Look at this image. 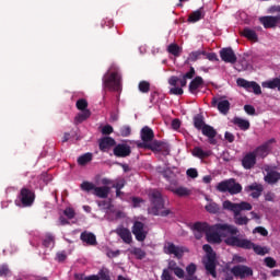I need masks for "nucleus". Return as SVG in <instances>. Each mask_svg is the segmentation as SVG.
<instances>
[{
	"mask_svg": "<svg viewBox=\"0 0 280 280\" xmlns=\"http://www.w3.org/2000/svg\"><path fill=\"white\" fill-rule=\"evenodd\" d=\"M191 231L197 240H202V237L207 235L209 231H218L224 237L228 235H237V233H240V230L235 225H231L229 223H217L210 226L207 222L194 223Z\"/></svg>",
	"mask_w": 280,
	"mask_h": 280,
	"instance_id": "f257e3e1",
	"label": "nucleus"
},
{
	"mask_svg": "<svg viewBox=\"0 0 280 280\" xmlns=\"http://www.w3.org/2000/svg\"><path fill=\"white\" fill-rule=\"evenodd\" d=\"M226 246H232L233 248H243V250H254L256 255H268V249L266 247H261V245H256L248 238H241L236 235L228 236L224 240Z\"/></svg>",
	"mask_w": 280,
	"mask_h": 280,
	"instance_id": "f03ea898",
	"label": "nucleus"
},
{
	"mask_svg": "<svg viewBox=\"0 0 280 280\" xmlns=\"http://www.w3.org/2000/svg\"><path fill=\"white\" fill-rule=\"evenodd\" d=\"M103 86L104 89H108V91H120L121 74H119L117 67L112 66L108 69L107 73L103 78Z\"/></svg>",
	"mask_w": 280,
	"mask_h": 280,
	"instance_id": "7ed1b4c3",
	"label": "nucleus"
},
{
	"mask_svg": "<svg viewBox=\"0 0 280 280\" xmlns=\"http://www.w3.org/2000/svg\"><path fill=\"white\" fill-rule=\"evenodd\" d=\"M196 75V70L190 68V71L184 74L183 79H178V77H171L168 79V84L171 88L170 93L171 95H183V88L187 86V80H191Z\"/></svg>",
	"mask_w": 280,
	"mask_h": 280,
	"instance_id": "20e7f679",
	"label": "nucleus"
},
{
	"mask_svg": "<svg viewBox=\"0 0 280 280\" xmlns=\"http://www.w3.org/2000/svg\"><path fill=\"white\" fill-rule=\"evenodd\" d=\"M205 253H207V259L203 261L205 268L208 272V275H211L213 279H217L218 271H215L217 268V261H215V252H213V247L209 244H205L202 246Z\"/></svg>",
	"mask_w": 280,
	"mask_h": 280,
	"instance_id": "39448f33",
	"label": "nucleus"
},
{
	"mask_svg": "<svg viewBox=\"0 0 280 280\" xmlns=\"http://www.w3.org/2000/svg\"><path fill=\"white\" fill-rule=\"evenodd\" d=\"M36 200V195L32 189L22 188L15 200L16 207H32Z\"/></svg>",
	"mask_w": 280,
	"mask_h": 280,
	"instance_id": "423d86ee",
	"label": "nucleus"
},
{
	"mask_svg": "<svg viewBox=\"0 0 280 280\" xmlns=\"http://www.w3.org/2000/svg\"><path fill=\"white\" fill-rule=\"evenodd\" d=\"M77 108L82 113L77 115L74 118L75 124H82V121H86L89 117H91V110H89V102L85 98H80L77 101Z\"/></svg>",
	"mask_w": 280,
	"mask_h": 280,
	"instance_id": "0eeeda50",
	"label": "nucleus"
},
{
	"mask_svg": "<svg viewBox=\"0 0 280 280\" xmlns=\"http://www.w3.org/2000/svg\"><path fill=\"white\" fill-rule=\"evenodd\" d=\"M231 272L236 279H248L254 275L253 268L246 265H235L231 268Z\"/></svg>",
	"mask_w": 280,
	"mask_h": 280,
	"instance_id": "6e6552de",
	"label": "nucleus"
},
{
	"mask_svg": "<svg viewBox=\"0 0 280 280\" xmlns=\"http://www.w3.org/2000/svg\"><path fill=\"white\" fill-rule=\"evenodd\" d=\"M131 233L135 235L137 242H145L148 232L145 231V224L141 221L133 222Z\"/></svg>",
	"mask_w": 280,
	"mask_h": 280,
	"instance_id": "1a4fd4ad",
	"label": "nucleus"
},
{
	"mask_svg": "<svg viewBox=\"0 0 280 280\" xmlns=\"http://www.w3.org/2000/svg\"><path fill=\"white\" fill-rule=\"evenodd\" d=\"M273 12H278V16H261L259 18V22L266 30H270L271 27H277L280 23V5L273 9Z\"/></svg>",
	"mask_w": 280,
	"mask_h": 280,
	"instance_id": "9d476101",
	"label": "nucleus"
},
{
	"mask_svg": "<svg viewBox=\"0 0 280 280\" xmlns=\"http://www.w3.org/2000/svg\"><path fill=\"white\" fill-rule=\"evenodd\" d=\"M237 86H241L242 89H245L246 91L253 92L256 95H261V86L257 84L255 81H247L246 79H237L236 80Z\"/></svg>",
	"mask_w": 280,
	"mask_h": 280,
	"instance_id": "9b49d317",
	"label": "nucleus"
},
{
	"mask_svg": "<svg viewBox=\"0 0 280 280\" xmlns=\"http://www.w3.org/2000/svg\"><path fill=\"white\" fill-rule=\"evenodd\" d=\"M223 209L226 211H250L253 206L248 202L233 203L230 200L223 202Z\"/></svg>",
	"mask_w": 280,
	"mask_h": 280,
	"instance_id": "f8f14e48",
	"label": "nucleus"
},
{
	"mask_svg": "<svg viewBox=\"0 0 280 280\" xmlns=\"http://www.w3.org/2000/svg\"><path fill=\"white\" fill-rule=\"evenodd\" d=\"M220 57L223 62H230L231 65H235V62H237V57L231 48H222L220 50Z\"/></svg>",
	"mask_w": 280,
	"mask_h": 280,
	"instance_id": "ddd939ff",
	"label": "nucleus"
},
{
	"mask_svg": "<svg viewBox=\"0 0 280 280\" xmlns=\"http://www.w3.org/2000/svg\"><path fill=\"white\" fill-rule=\"evenodd\" d=\"M131 152L130 145L126 143L117 144L114 148V154L118 156V159H126V156H130Z\"/></svg>",
	"mask_w": 280,
	"mask_h": 280,
	"instance_id": "4468645a",
	"label": "nucleus"
},
{
	"mask_svg": "<svg viewBox=\"0 0 280 280\" xmlns=\"http://www.w3.org/2000/svg\"><path fill=\"white\" fill-rule=\"evenodd\" d=\"M246 194H249L252 198H259L264 192V186L261 184L254 183L245 187Z\"/></svg>",
	"mask_w": 280,
	"mask_h": 280,
	"instance_id": "2eb2a0df",
	"label": "nucleus"
},
{
	"mask_svg": "<svg viewBox=\"0 0 280 280\" xmlns=\"http://www.w3.org/2000/svg\"><path fill=\"white\" fill-rule=\"evenodd\" d=\"M265 172H267V175L265 176V182L269 185H275L278 180H280V173L272 171L270 166L264 167Z\"/></svg>",
	"mask_w": 280,
	"mask_h": 280,
	"instance_id": "dca6fc26",
	"label": "nucleus"
},
{
	"mask_svg": "<svg viewBox=\"0 0 280 280\" xmlns=\"http://www.w3.org/2000/svg\"><path fill=\"white\" fill-rule=\"evenodd\" d=\"M164 253H166V255H174L177 259H180L184 255L183 248L174 245V243H168L167 246L164 247Z\"/></svg>",
	"mask_w": 280,
	"mask_h": 280,
	"instance_id": "f3484780",
	"label": "nucleus"
},
{
	"mask_svg": "<svg viewBox=\"0 0 280 280\" xmlns=\"http://www.w3.org/2000/svg\"><path fill=\"white\" fill-rule=\"evenodd\" d=\"M222 232H213V231H208L206 234V240L209 244H222Z\"/></svg>",
	"mask_w": 280,
	"mask_h": 280,
	"instance_id": "a211bd4d",
	"label": "nucleus"
},
{
	"mask_svg": "<svg viewBox=\"0 0 280 280\" xmlns=\"http://www.w3.org/2000/svg\"><path fill=\"white\" fill-rule=\"evenodd\" d=\"M116 233L125 244H132V233H130L128 228H119L116 230Z\"/></svg>",
	"mask_w": 280,
	"mask_h": 280,
	"instance_id": "6ab92c4d",
	"label": "nucleus"
},
{
	"mask_svg": "<svg viewBox=\"0 0 280 280\" xmlns=\"http://www.w3.org/2000/svg\"><path fill=\"white\" fill-rule=\"evenodd\" d=\"M80 240L88 244V246H97V237L91 232H82Z\"/></svg>",
	"mask_w": 280,
	"mask_h": 280,
	"instance_id": "aec40b11",
	"label": "nucleus"
},
{
	"mask_svg": "<svg viewBox=\"0 0 280 280\" xmlns=\"http://www.w3.org/2000/svg\"><path fill=\"white\" fill-rule=\"evenodd\" d=\"M205 84V81L202 80L201 77H196L189 84V91L192 93V95L198 94L200 89H202Z\"/></svg>",
	"mask_w": 280,
	"mask_h": 280,
	"instance_id": "412c9836",
	"label": "nucleus"
},
{
	"mask_svg": "<svg viewBox=\"0 0 280 280\" xmlns=\"http://www.w3.org/2000/svg\"><path fill=\"white\" fill-rule=\"evenodd\" d=\"M151 202L154 205L155 209H163V197L159 190H152L150 194Z\"/></svg>",
	"mask_w": 280,
	"mask_h": 280,
	"instance_id": "4be33fe9",
	"label": "nucleus"
},
{
	"mask_svg": "<svg viewBox=\"0 0 280 280\" xmlns=\"http://www.w3.org/2000/svg\"><path fill=\"white\" fill-rule=\"evenodd\" d=\"M257 155H255L254 152L247 153L243 160L242 165L245 167V170H250V167L255 166Z\"/></svg>",
	"mask_w": 280,
	"mask_h": 280,
	"instance_id": "5701e85b",
	"label": "nucleus"
},
{
	"mask_svg": "<svg viewBox=\"0 0 280 280\" xmlns=\"http://www.w3.org/2000/svg\"><path fill=\"white\" fill-rule=\"evenodd\" d=\"M201 132L203 135V137H207L209 139V143H215V141H213V139H215L218 131H215V129L209 125H206L202 129Z\"/></svg>",
	"mask_w": 280,
	"mask_h": 280,
	"instance_id": "b1692460",
	"label": "nucleus"
},
{
	"mask_svg": "<svg viewBox=\"0 0 280 280\" xmlns=\"http://www.w3.org/2000/svg\"><path fill=\"white\" fill-rule=\"evenodd\" d=\"M192 156H196L197 159H209V156H211V150H203L200 147H195L191 151Z\"/></svg>",
	"mask_w": 280,
	"mask_h": 280,
	"instance_id": "393cba45",
	"label": "nucleus"
},
{
	"mask_svg": "<svg viewBox=\"0 0 280 280\" xmlns=\"http://www.w3.org/2000/svg\"><path fill=\"white\" fill-rule=\"evenodd\" d=\"M272 144V141H269L260 147H258L255 152H253L255 154V156H260V159H264L266 156H268V152H270V145Z\"/></svg>",
	"mask_w": 280,
	"mask_h": 280,
	"instance_id": "a878e982",
	"label": "nucleus"
},
{
	"mask_svg": "<svg viewBox=\"0 0 280 280\" xmlns=\"http://www.w3.org/2000/svg\"><path fill=\"white\" fill-rule=\"evenodd\" d=\"M115 145V139L107 137L100 140V150L102 152H106L107 150H110V148H114Z\"/></svg>",
	"mask_w": 280,
	"mask_h": 280,
	"instance_id": "bb28decb",
	"label": "nucleus"
},
{
	"mask_svg": "<svg viewBox=\"0 0 280 280\" xmlns=\"http://www.w3.org/2000/svg\"><path fill=\"white\" fill-rule=\"evenodd\" d=\"M73 218H75V211H63L59 217V222L61 226H67L69 220H73Z\"/></svg>",
	"mask_w": 280,
	"mask_h": 280,
	"instance_id": "cd10ccee",
	"label": "nucleus"
},
{
	"mask_svg": "<svg viewBox=\"0 0 280 280\" xmlns=\"http://www.w3.org/2000/svg\"><path fill=\"white\" fill-rule=\"evenodd\" d=\"M141 139L143 143H150L154 139V131L150 127H143L141 130Z\"/></svg>",
	"mask_w": 280,
	"mask_h": 280,
	"instance_id": "c85d7f7f",
	"label": "nucleus"
},
{
	"mask_svg": "<svg viewBox=\"0 0 280 280\" xmlns=\"http://www.w3.org/2000/svg\"><path fill=\"white\" fill-rule=\"evenodd\" d=\"M229 194L235 195L242 192V185L240 183H236L235 179H229V187H228Z\"/></svg>",
	"mask_w": 280,
	"mask_h": 280,
	"instance_id": "c756f323",
	"label": "nucleus"
},
{
	"mask_svg": "<svg viewBox=\"0 0 280 280\" xmlns=\"http://www.w3.org/2000/svg\"><path fill=\"white\" fill-rule=\"evenodd\" d=\"M242 36H244L245 38H247V40H250L252 43H257L258 40L257 33H255V31L250 28H244L242 31Z\"/></svg>",
	"mask_w": 280,
	"mask_h": 280,
	"instance_id": "7c9ffc66",
	"label": "nucleus"
},
{
	"mask_svg": "<svg viewBox=\"0 0 280 280\" xmlns=\"http://www.w3.org/2000/svg\"><path fill=\"white\" fill-rule=\"evenodd\" d=\"M171 191H173L175 196H179V197L191 196V190L183 186L172 188Z\"/></svg>",
	"mask_w": 280,
	"mask_h": 280,
	"instance_id": "2f4dec72",
	"label": "nucleus"
},
{
	"mask_svg": "<svg viewBox=\"0 0 280 280\" xmlns=\"http://www.w3.org/2000/svg\"><path fill=\"white\" fill-rule=\"evenodd\" d=\"M218 109L220 110V113H222L223 115H226V113H229L230 108H231V103H229L228 100H219L217 103Z\"/></svg>",
	"mask_w": 280,
	"mask_h": 280,
	"instance_id": "473e14b6",
	"label": "nucleus"
},
{
	"mask_svg": "<svg viewBox=\"0 0 280 280\" xmlns=\"http://www.w3.org/2000/svg\"><path fill=\"white\" fill-rule=\"evenodd\" d=\"M109 191H110V188H108L107 186H103V187H95L93 194L98 198H106Z\"/></svg>",
	"mask_w": 280,
	"mask_h": 280,
	"instance_id": "72a5a7b5",
	"label": "nucleus"
},
{
	"mask_svg": "<svg viewBox=\"0 0 280 280\" xmlns=\"http://www.w3.org/2000/svg\"><path fill=\"white\" fill-rule=\"evenodd\" d=\"M233 124L235 126H238V128L241 130H248V128H250V122L246 119H242V118L236 117V118L233 119Z\"/></svg>",
	"mask_w": 280,
	"mask_h": 280,
	"instance_id": "f704fd0d",
	"label": "nucleus"
},
{
	"mask_svg": "<svg viewBox=\"0 0 280 280\" xmlns=\"http://www.w3.org/2000/svg\"><path fill=\"white\" fill-rule=\"evenodd\" d=\"M280 79L276 78L273 80H269L261 83L262 89H279Z\"/></svg>",
	"mask_w": 280,
	"mask_h": 280,
	"instance_id": "c9c22d12",
	"label": "nucleus"
},
{
	"mask_svg": "<svg viewBox=\"0 0 280 280\" xmlns=\"http://www.w3.org/2000/svg\"><path fill=\"white\" fill-rule=\"evenodd\" d=\"M234 220L235 223L240 226H244V224H248V219L242 215L241 211H234Z\"/></svg>",
	"mask_w": 280,
	"mask_h": 280,
	"instance_id": "e433bc0d",
	"label": "nucleus"
},
{
	"mask_svg": "<svg viewBox=\"0 0 280 280\" xmlns=\"http://www.w3.org/2000/svg\"><path fill=\"white\" fill-rule=\"evenodd\" d=\"M163 145V142L161 141H153L151 144H138V148H148L149 150H152L153 152H159L161 150V147Z\"/></svg>",
	"mask_w": 280,
	"mask_h": 280,
	"instance_id": "4c0bfd02",
	"label": "nucleus"
},
{
	"mask_svg": "<svg viewBox=\"0 0 280 280\" xmlns=\"http://www.w3.org/2000/svg\"><path fill=\"white\" fill-rule=\"evenodd\" d=\"M167 51L168 54H172V56H180L183 48H180V46H178V44H171L167 47Z\"/></svg>",
	"mask_w": 280,
	"mask_h": 280,
	"instance_id": "58836bf2",
	"label": "nucleus"
},
{
	"mask_svg": "<svg viewBox=\"0 0 280 280\" xmlns=\"http://www.w3.org/2000/svg\"><path fill=\"white\" fill-rule=\"evenodd\" d=\"M205 55V50L192 51L188 56V62H196V60H200V58H202Z\"/></svg>",
	"mask_w": 280,
	"mask_h": 280,
	"instance_id": "ea45409f",
	"label": "nucleus"
},
{
	"mask_svg": "<svg viewBox=\"0 0 280 280\" xmlns=\"http://www.w3.org/2000/svg\"><path fill=\"white\" fill-rule=\"evenodd\" d=\"M198 268L196 267V264L191 262L186 267V272L187 276L185 277V279H194V277H198L196 276V270Z\"/></svg>",
	"mask_w": 280,
	"mask_h": 280,
	"instance_id": "a19ab883",
	"label": "nucleus"
},
{
	"mask_svg": "<svg viewBox=\"0 0 280 280\" xmlns=\"http://www.w3.org/2000/svg\"><path fill=\"white\" fill-rule=\"evenodd\" d=\"M130 253L136 257V259H145V250H143L141 247H133Z\"/></svg>",
	"mask_w": 280,
	"mask_h": 280,
	"instance_id": "79ce46f5",
	"label": "nucleus"
},
{
	"mask_svg": "<svg viewBox=\"0 0 280 280\" xmlns=\"http://www.w3.org/2000/svg\"><path fill=\"white\" fill-rule=\"evenodd\" d=\"M55 244H56V238H54V235L46 234L43 241V246H45V248H52Z\"/></svg>",
	"mask_w": 280,
	"mask_h": 280,
	"instance_id": "37998d69",
	"label": "nucleus"
},
{
	"mask_svg": "<svg viewBox=\"0 0 280 280\" xmlns=\"http://www.w3.org/2000/svg\"><path fill=\"white\" fill-rule=\"evenodd\" d=\"M93 161V153H85L78 159L79 165H86Z\"/></svg>",
	"mask_w": 280,
	"mask_h": 280,
	"instance_id": "c03bdc74",
	"label": "nucleus"
},
{
	"mask_svg": "<svg viewBox=\"0 0 280 280\" xmlns=\"http://www.w3.org/2000/svg\"><path fill=\"white\" fill-rule=\"evenodd\" d=\"M0 277H12V270L5 264L0 266Z\"/></svg>",
	"mask_w": 280,
	"mask_h": 280,
	"instance_id": "a18cd8bd",
	"label": "nucleus"
},
{
	"mask_svg": "<svg viewBox=\"0 0 280 280\" xmlns=\"http://www.w3.org/2000/svg\"><path fill=\"white\" fill-rule=\"evenodd\" d=\"M194 126L195 128H197V130H201L207 126V124H205V120L202 119V117L197 116L194 118Z\"/></svg>",
	"mask_w": 280,
	"mask_h": 280,
	"instance_id": "49530a36",
	"label": "nucleus"
},
{
	"mask_svg": "<svg viewBox=\"0 0 280 280\" xmlns=\"http://www.w3.org/2000/svg\"><path fill=\"white\" fill-rule=\"evenodd\" d=\"M80 187L82 191H95V184L91 182H83Z\"/></svg>",
	"mask_w": 280,
	"mask_h": 280,
	"instance_id": "de8ad7c7",
	"label": "nucleus"
},
{
	"mask_svg": "<svg viewBox=\"0 0 280 280\" xmlns=\"http://www.w3.org/2000/svg\"><path fill=\"white\" fill-rule=\"evenodd\" d=\"M200 19H202V12L200 11H195L192 12L189 16H188V21L190 23H196L198 21H200Z\"/></svg>",
	"mask_w": 280,
	"mask_h": 280,
	"instance_id": "09e8293b",
	"label": "nucleus"
},
{
	"mask_svg": "<svg viewBox=\"0 0 280 280\" xmlns=\"http://www.w3.org/2000/svg\"><path fill=\"white\" fill-rule=\"evenodd\" d=\"M138 89L141 93H150V82L141 81L138 85Z\"/></svg>",
	"mask_w": 280,
	"mask_h": 280,
	"instance_id": "8fccbe9b",
	"label": "nucleus"
},
{
	"mask_svg": "<svg viewBox=\"0 0 280 280\" xmlns=\"http://www.w3.org/2000/svg\"><path fill=\"white\" fill-rule=\"evenodd\" d=\"M218 191H229V179L217 185Z\"/></svg>",
	"mask_w": 280,
	"mask_h": 280,
	"instance_id": "3c124183",
	"label": "nucleus"
},
{
	"mask_svg": "<svg viewBox=\"0 0 280 280\" xmlns=\"http://www.w3.org/2000/svg\"><path fill=\"white\" fill-rule=\"evenodd\" d=\"M265 265L267 268H276L277 267V260L272 257H266L265 258Z\"/></svg>",
	"mask_w": 280,
	"mask_h": 280,
	"instance_id": "603ef678",
	"label": "nucleus"
},
{
	"mask_svg": "<svg viewBox=\"0 0 280 280\" xmlns=\"http://www.w3.org/2000/svg\"><path fill=\"white\" fill-rule=\"evenodd\" d=\"M125 185H126V180H124V179H118V180L115 183L114 187L117 189V191H116L117 196H119V195L121 194L120 189H122V187H124Z\"/></svg>",
	"mask_w": 280,
	"mask_h": 280,
	"instance_id": "864d4df0",
	"label": "nucleus"
},
{
	"mask_svg": "<svg viewBox=\"0 0 280 280\" xmlns=\"http://www.w3.org/2000/svg\"><path fill=\"white\" fill-rule=\"evenodd\" d=\"M220 209V207L218 206V203L210 201L207 206H206V210L207 211H218Z\"/></svg>",
	"mask_w": 280,
	"mask_h": 280,
	"instance_id": "5fc2aeb1",
	"label": "nucleus"
},
{
	"mask_svg": "<svg viewBox=\"0 0 280 280\" xmlns=\"http://www.w3.org/2000/svg\"><path fill=\"white\" fill-rule=\"evenodd\" d=\"M162 280H174V277H172V273H170V269H164L161 276Z\"/></svg>",
	"mask_w": 280,
	"mask_h": 280,
	"instance_id": "6e6d98bb",
	"label": "nucleus"
},
{
	"mask_svg": "<svg viewBox=\"0 0 280 280\" xmlns=\"http://www.w3.org/2000/svg\"><path fill=\"white\" fill-rule=\"evenodd\" d=\"M174 275L177 276L178 279H184L185 280V270H183V268L178 267L177 269H175Z\"/></svg>",
	"mask_w": 280,
	"mask_h": 280,
	"instance_id": "4d7b16f0",
	"label": "nucleus"
},
{
	"mask_svg": "<svg viewBox=\"0 0 280 280\" xmlns=\"http://www.w3.org/2000/svg\"><path fill=\"white\" fill-rule=\"evenodd\" d=\"M186 174L189 178H198V171L196 168L187 170Z\"/></svg>",
	"mask_w": 280,
	"mask_h": 280,
	"instance_id": "13d9d810",
	"label": "nucleus"
},
{
	"mask_svg": "<svg viewBox=\"0 0 280 280\" xmlns=\"http://www.w3.org/2000/svg\"><path fill=\"white\" fill-rule=\"evenodd\" d=\"M233 261L234 264H246V258H244L243 256L235 255L233 257Z\"/></svg>",
	"mask_w": 280,
	"mask_h": 280,
	"instance_id": "bf43d9fd",
	"label": "nucleus"
},
{
	"mask_svg": "<svg viewBox=\"0 0 280 280\" xmlns=\"http://www.w3.org/2000/svg\"><path fill=\"white\" fill-rule=\"evenodd\" d=\"M113 132V126L106 125L102 128V133L103 135H112Z\"/></svg>",
	"mask_w": 280,
	"mask_h": 280,
	"instance_id": "052dcab7",
	"label": "nucleus"
},
{
	"mask_svg": "<svg viewBox=\"0 0 280 280\" xmlns=\"http://www.w3.org/2000/svg\"><path fill=\"white\" fill-rule=\"evenodd\" d=\"M244 110L247 115H255V107L253 105H245Z\"/></svg>",
	"mask_w": 280,
	"mask_h": 280,
	"instance_id": "680f3d73",
	"label": "nucleus"
},
{
	"mask_svg": "<svg viewBox=\"0 0 280 280\" xmlns=\"http://www.w3.org/2000/svg\"><path fill=\"white\" fill-rule=\"evenodd\" d=\"M257 233L262 235V237H268V230L266 228L258 226L256 228Z\"/></svg>",
	"mask_w": 280,
	"mask_h": 280,
	"instance_id": "e2e57ef3",
	"label": "nucleus"
},
{
	"mask_svg": "<svg viewBox=\"0 0 280 280\" xmlns=\"http://www.w3.org/2000/svg\"><path fill=\"white\" fill-rule=\"evenodd\" d=\"M121 137H130V127H122L120 129Z\"/></svg>",
	"mask_w": 280,
	"mask_h": 280,
	"instance_id": "0e129e2a",
	"label": "nucleus"
},
{
	"mask_svg": "<svg viewBox=\"0 0 280 280\" xmlns=\"http://www.w3.org/2000/svg\"><path fill=\"white\" fill-rule=\"evenodd\" d=\"M153 215H161L162 218H167V214L170 213V211H152V212H149Z\"/></svg>",
	"mask_w": 280,
	"mask_h": 280,
	"instance_id": "69168bd1",
	"label": "nucleus"
},
{
	"mask_svg": "<svg viewBox=\"0 0 280 280\" xmlns=\"http://www.w3.org/2000/svg\"><path fill=\"white\" fill-rule=\"evenodd\" d=\"M177 268H178V265L176 264V261L171 260V261L168 262V268H167V270H172V272H174Z\"/></svg>",
	"mask_w": 280,
	"mask_h": 280,
	"instance_id": "338daca9",
	"label": "nucleus"
},
{
	"mask_svg": "<svg viewBox=\"0 0 280 280\" xmlns=\"http://www.w3.org/2000/svg\"><path fill=\"white\" fill-rule=\"evenodd\" d=\"M65 259H67V254H65V252L57 253V260L58 261H65Z\"/></svg>",
	"mask_w": 280,
	"mask_h": 280,
	"instance_id": "774afa93",
	"label": "nucleus"
}]
</instances>
